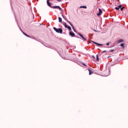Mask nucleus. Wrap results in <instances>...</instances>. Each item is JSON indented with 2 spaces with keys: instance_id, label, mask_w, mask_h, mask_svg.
I'll return each mask as SVG.
<instances>
[{
  "instance_id": "nucleus-19",
  "label": "nucleus",
  "mask_w": 128,
  "mask_h": 128,
  "mask_svg": "<svg viewBox=\"0 0 128 128\" xmlns=\"http://www.w3.org/2000/svg\"><path fill=\"white\" fill-rule=\"evenodd\" d=\"M69 24H70V25L71 26H72V23H70V22H69Z\"/></svg>"
},
{
  "instance_id": "nucleus-15",
  "label": "nucleus",
  "mask_w": 128,
  "mask_h": 128,
  "mask_svg": "<svg viewBox=\"0 0 128 128\" xmlns=\"http://www.w3.org/2000/svg\"><path fill=\"white\" fill-rule=\"evenodd\" d=\"M24 34V36H28V38H30V36L28 34H26V33L23 32Z\"/></svg>"
},
{
  "instance_id": "nucleus-25",
  "label": "nucleus",
  "mask_w": 128,
  "mask_h": 128,
  "mask_svg": "<svg viewBox=\"0 0 128 128\" xmlns=\"http://www.w3.org/2000/svg\"><path fill=\"white\" fill-rule=\"evenodd\" d=\"M92 58H94V56H92Z\"/></svg>"
},
{
  "instance_id": "nucleus-11",
  "label": "nucleus",
  "mask_w": 128,
  "mask_h": 128,
  "mask_svg": "<svg viewBox=\"0 0 128 128\" xmlns=\"http://www.w3.org/2000/svg\"><path fill=\"white\" fill-rule=\"evenodd\" d=\"M58 21L60 22H62V18L60 17L58 18Z\"/></svg>"
},
{
  "instance_id": "nucleus-4",
  "label": "nucleus",
  "mask_w": 128,
  "mask_h": 128,
  "mask_svg": "<svg viewBox=\"0 0 128 128\" xmlns=\"http://www.w3.org/2000/svg\"><path fill=\"white\" fill-rule=\"evenodd\" d=\"M98 10H99V12L97 13V16H100L102 14V10L100 8H98Z\"/></svg>"
},
{
  "instance_id": "nucleus-1",
  "label": "nucleus",
  "mask_w": 128,
  "mask_h": 128,
  "mask_svg": "<svg viewBox=\"0 0 128 128\" xmlns=\"http://www.w3.org/2000/svg\"><path fill=\"white\" fill-rule=\"evenodd\" d=\"M54 30L56 32H58V34H62V29L59 28H56L55 27L53 28Z\"/></svg>"
},
{
  "instance_id": "nucleus-9",
  "label": "nucleus",
  "mask_w": 128,
  "mask_h": 128,
  "mask_svg": "<svg viewBox=\"0 0 128 128\" xmlns=\"http://www.w3.org/2000/svg\"><path fill=\"white\" fill-rule=\"evenodd\" d=\"M70 35L71 36H76L74 33L73 32H70Z\"/></svg>"
},
{
  "instance_id": "nucleus-20",
  "label": "nucleus",
  "mask_w": 128,
  "mask_h": 128,
  "mask_svg": "<svg viewBox=\"0 0 128 128\" xmlns=\"http://www.w3.org/2000/svg\"><path fill=\"white\" fill-rule=\"evenodd\" d=\"M106 46H110V43H106Z\"/></svg>"
},
{
  "instance_id": "nucleus-21",
  "label": "nucleus",
  "mask_w": 128,
  "mask_h": 128,
  "mask_svg": "<svg viewBox=\"0 0 128 128\" xmlns=\"http://www.w3.org/2000/svg\"><path fill=\"white\" fill-rule=\"evenodd\" d=\"M58 2H62V0H57Z\"/></svg>"
},
{
  "instance_id": "nucleus-18",
  "label": "nucleus",
  "mask_w": 128,
  "mask_h": 128,
  "mask_svg": "<svg viewBox=\"0 0 128 128\" xmlns=\"http://www.w3.org/2000/svg\"><path fill=\"white\" fill-rule=\"evenodd\" d=\"M114 50H110V52H114Z\"/></svg>"
},
{
  "instance_id": "nucleus-5",
  "label": "nucleus",
  "mask_w": 128,
  "mask_h": 128,
  "mask_svg": "<svg viewBox=\"0 0 128 128\" xmlns=\"http://www.w3.org/2000/svg\"><path fill=\"white\" fill-rule=\"evenodd\" d=\"M78 36H80V38H83V40H85V42H86V38H84V37L82 34L80 33H78Z\"/></svg>"
},
{
  "instance_id": "nucleus-24",
  "label": "nucleus",
  "mask_w": 128,
  "mask_h": 128,
  "mask_svg": "<svg viewBox=\"0 0 128 128\" xmlns=\"http://www.w3.org/2000/svg\"><path fill=\"white\" fill-rule=\"evenodd\" d=\"M73 30H74V32H76V30H74V28H73Z\"/></svg>"
},
{
  "instance_id": "nucleus-13",
  "label": "nucleus",
  "mask_w": 128,
  "mask_h": 128,
  "mask_svg": "<svg viewBox=\"0 0 128 128\" xmlns=\"http://www.w3.org/2000/svg\"><path fill=\"white\" fill-rule=\"evenodd\" d=\"M120 46H122L123 48H124V43L121 44Z\"/></svg>"
},
{
  "instance_id": "nucleus-17",
  "label": "nucleus",
  "mask_w": 128,
  "mask_h": 128,
  "mask_svg": "<svg viewBox=\"0 0 128 128\" xmlns=\"http://www.w3.org/2000/svg\"><path fill=\"white\" fill-rule=\"evenodd\" d=\"M124 7L121 8L120 10H124Z\"/></svg>"
},
{
  "instance_id": "nucleus-12",
  "label": "nucleus",
  "mask_w": 128,
  "mask_h": 128,
  "mask_svg": "<svg viewBox=\"0 0 128 128\" xmlns=\"http://www.w3.org/2000/svg\"><path fill=\"white\" fill-rule=\"evenodd\" d=\"M124 42V40L122 39H120L118 40V44H120V42Z\"/></svg>"
},
{
  "instance_id": "nucleus-6",
  "label": "nucleus",
  "mask_w": 128,
  "mask_h": 128,
  "mask_svg": "<svg viewBox=\"0 0 128 128\" xmlns=\"http://www.w3.org/2000/svg\"><path fill=\"white\" fill-rule=\"evenodd\" d=\"M50 2H52V0H47V4L48 6H50Z\"/></svg>"
},
{
  "instance_id": "nucleus-22",
  "label": "nucleus",
  "mask_w": 128,
  "mask_h": 128,
  "mask_svg": "<svg viewBox=\"0 0 128 128\" xmlns=\"http://www.w3.org/2000/svg\"><path fill=\"white\" fill-rule=\"evenodd\" d=\"M84 66H86V64H83Z\"/></svg>"
},
{
  "instance_id": "nucleus-8",
  "label": "nucleus",
  "mask_w": 128,
  "mask_h": 128,
  "mask_svg": "<svg viewBox=\"0 0 128 128\" xmlns=\"http://www.w3.org/2000/svg\"><path fill=\"white\" fill-rule=\"evenodd\" d=\"M92 42H93L94 44H97V46H103L102 44H98V43H97V42H94V41H92Z\"/></svg>"
},
{
  "instance_id": "nucleus-23",
  "label": "nucleus",
  "mask_w": 128,
  "mask_h": 128,
  "mask_svg": "<svg viewBox=\"0 0 128 128\" xmlns=\"http://www.w3.org/2000/svg\"><path fill=\"white\" fill-rule=\"evenodd\" d=\"M106 52V50H104L102 52Z\"/></svg>"
},
{
  "instance_id": "nucleus-14",
  "label": "nucleus",
  "mask_w": 128,
  "mask_h": 128,
  "mask_svg": "<svg viewBox=\"0 0 128 128\" xmlns=\"http://www.w3.org/2000/svg\"><path fill=\"white\" fill-rule=\"evenodd\" d=\"M80 8H86V6H80Z\"/></svg>"
},
{
  "instance_id": "nucleus-7",
  "label": "nucleus",
  "mask_w": 128,
  "mask_h": 128,
  "mask_svg": "<svg viewBox=\"0 0 128 128\" xmlns=\"http://www.w3.org/2000/svg\"><path fill=\"white\" fill-rule=\"evenodd\" d=\"M120 8H122V5H119L118 6L115 8V10H118Z\"/></svg>"
},
{
  "instance_id": "nucleus-2",
  "label": "nucleus",
  "mask_w": 128,
  "mask_h": 128,
  "mask_svg": "<svg viewBox=\"0 0 128 128\" xmlns=\"http://www.w3.org/2000/svg\"><path fill=\"white\" fill-rule=\"evenodd\" d=\"M50 7L52 8H58L60 10H62V8L59 6H50Z\"/></svg>"
},
{
  "instance_id": "nucleus-10",
  "label": "nucleus",
  "mask_w": 128,
  "mask_h": 128,
  "mask_svg": "<svg viewBox=\"0 0 128 128\" xmlns=\"http://www.w3.org/2000/svg\"><path fill=\"white\" fill-rule=\"evenodd\" d=\"M88 70L89 72V74L90 75L94 74V72H92V70H90V69H88Z\"/></svg>"
},
{
  "instance_id": "nucleus-3",
  "label": "nucleus",
  "mask_w": 128,
  "mask_h": 128,
  "mask_svg": "<svg viewBox=\"0 0 128 128\" xmlns=\"http://www.w3.org/2000/svg\"><path fill=\"white\" fill-rule=\"evenodd\" d=\"M64 26L66 28H68V30H72V28H70V26H67L66 23H64Z\"/></svg>"
},
{
  "instance_id": "nucleus-16",
  "label": "nucleus",
  "mask_w": 128,
  "mask_h": 128,
  "mask_svg": "<svg viewBox=\"0 0 128 128\" xmlns=\"http://www.w3.org/2000/svg\"><path fill=\"white\" fill-rule=\"evenodd\" d=\"M98 55H96V60L97 61H98Z\"/></svg>"
}]
</instances>
